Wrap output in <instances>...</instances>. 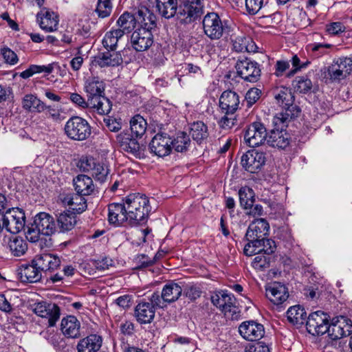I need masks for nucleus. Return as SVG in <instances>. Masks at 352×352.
Wrapping results in <instances>:
<instances>
[{"mask_svg":"<svg viewBox=\"0 0 352 352\" xmlns=\"http://www.w3.org/2000/svg\"><path fill=\"white\" fill-rule=\"evenodd\" d=\"M128 214V224L136 226L146 222L151 211L148 197L140 193L129 195L123 200Z\"/></svg>","mask_w":352,"mask_h":352,"instance_id":"1","label":"nucleus"},{"mask_svg":"<svg viewBox=\"0 0 352 352\" xmlns=\"http://www.w3.org/2000/svg\"><path fill=\"white\" fill-rule=\"evenodd\" d=\"M273 95L283 107V111L274 116L276 124L290 122L299 116L300 109L298 105L294 104V96L290 89L285 87H276L273 90Z\"/></svg>","mask_w":352,"mask_h":352,"instance_id":"2","label":"nucleus"},{"mask_svg":"<svg viewBox=\"0 0 352 352\" xmlns=\"http://www.w3.org/2000/svg\"><path fill=\"white\" fill-rule=\"evenodd\" d=\"M210 300L213 305L223 313L226 318L239 320L240 310L236 305V299L232 294L225 291H219L212 294Z\"/></svg>","mask_w":352,"mask_h":352,"instance_id":"3","label":"nucleus"},{"mask_svg":"<svg viewBox=\"0 0 352 352\" xmlns=\"http://www.w3.org/2000/svg\"><path fill=\"white\" fill-rule=\"evenodd\" d=\"M64 131L67 137L74 141H84L91 134L89 123L80 116L70 118L65 124Z\"/></svg>","mask_w":352,"mask_h":352,"instance_id":"4","label":"nucleus"},{"mask_svg":"<svg viewBox=\"0 0 352 352\" xmlns=\"http://www.w3.org/2000/svg\"><path fill=\"white\" fill-rule=\"evenodd\" d=\"M205 34L210 39H219L224 33H228L229 27L223 22L216 12L207 13L202 21Z\"/></svg>","mask_w":352,"mask_h":352,"instance_id":"5","label":"nucleus"},{"mask_svg":"<svg viewBox=\"0 0 352 352\" xmlns=\"http://www.w3.org/2000/svg\"><path fill=\"white\" fill-rule=\"evenodd\" d=\"M204 13L203 0H179L178 18L186 23L199 19Z\"/></svg>","mask_w":352,"mask_h":352,"instance_id":"6","label":"nucleus"},{"mask_svg":"<svg viewBox=\"0 0 352 352\" xmlns=\"http://www.w3.org/2000/svg\"><path fill=\"white\" fill-rule=\"evenodd\" d=\"M352 72V59L349 57L334 58L327 67L329 79L332 82H340L346 78Z\"/></svg>","mask_w":352,"mask_h":352,"instance_id":"7","label":"nucleus"},{"mask_svg":"<svg viewBox=\"0 0 352 352\" xmlns=\"http://www.w3.org/2000/svg\"><path fill=\"white\" fill-rule=\"evenodd\" d=\"M235 68L238 76L245 81L256 82L260 78L261 70L259 65L250 58L239 59Z\"/></svg>","mask_w":352,"mask_h":352,"instance_id":"8","label":"nucleus"},{"mask_svg":"<svg viewBox=\"0 0 352 352\" xmlns=\"http://www.w3.org/2000/svg\"><path fill=\"white\" fill-rule=\"evenodd\" d=\"M270 226L264 219H258L252 221L248 226L245 234V239L250 245H260L262 239L268 235Z\"/></svg>","mask_w":352,"mask_h":352,"instance_id":"9","label":"nucleus"},{"mask_svg":"<svg viewBox=\"0 0 352 352\" xmlns=\"http://www.w3.org/2000/svg\"><path fill=\"white\" fill-rule=\"evenodd\" d=\"M2 216L8 232L16 234L24 228L25 216L23 210L19 208H8Z\"/></svg>","mask_w":352,"mask_h":352,"instance_id":"10","label":"nucleus"},{"mask_svg":"<svg viewBox=\"0 0 352 352\" xmlns=\"http://www.w3.org/2000/svg\"><path fill=\"white\" fill-rule=\"evenodd\" d=\"M329 316L322 311L309 314L306 327L307 331L313 336L323 335L328 331Z\"/></svg>","mask_w":352,"mask_h":352,"instance_id":"11","label":"nucleus"},{"mask_svg":"<svg viewBox=\"0 0 352 352\" xmlns=\"http://www.w3.org/2000/svg\"><path fill=\"white\" fill-rule=\"evenodd\" d=\"M267 129L261 122H254L250 124L245 131L244 139L250 147L261 145L267 139Z\"/></svg>","mask_w":352,"mask_h":352,"instance_id":"12","label":"nucleus"},{"mask_svg":"<svg viewBox=\"0 0 352 352\" xmlns=\"http://www.w3.org/2000/svg\"><path fill=\"white\" fill-rule=\"evenodd\" d=\"M289 122H284L281 124H276L274 118L273 123L275 129H272L267 139L269 146L280 149H285L290 142L289 135L285 131Z\"/></svg>","mask_w":352,"mask_h":352,"instance_id":"13","label":"nucleus"},{"mask_svg":"<svg viewBox=\"0 0 352 352\" xmlns=\"http://www.w3.org/2000/svg\"><path fill=\"white\" fill-rule=\"evenodd\" d=\"M32 311L35 314L48 319L50 327H54L60 318V309L54 303L41 301L32 305Z\"/></svg>","mask_w":352,"mask_h":352,"instance_id":"14","label":"nucleus"},{"mask_svg":"<svg viewBox=\"0 0 352 352\" xmlns=\"http://www.w3.org/2000/svg\"><path fill=\"white\" fill-rule=\"evenodd\" d=\"M151 153L158 157L168 155L171 151L170 137L166 133H157L151 140L149 144Z\"/></svg>","mask_w":352,"mask_h":352,"instance_id":"15","label":"nucleus"},{"mask_svg":"<svg viewBox=\"0 0 352 352\" xmlns=\"http://www.w3.org/2000/svg\"><path fill=\"white\" fill-rule=\"evenodd\" d=\"M265 157L262 152L249 151L241 157V164L248 172L254 173L258 172L265 164Z\"/></svg>","mask_w":352,"mask_h":352,"instance_id":"16","label":"nucleus"},{"mask_svg":"<svg viewBox=\"0 0 352 352\" xmlns=\"http://www.w3.org/2000/svg\"><path fill=\"white\" fill-rule=\"evenodd\" d=\"M239 331L244 339L251 342L261 339L265 334L263 325L254 320L242 322L239 327Z\"/></svg>","mask_w":352,"mask_h":352,"instance_id":"17","label":"nucleus"},{"mask_svg":"<svg viewBox=\"0 0 352 352\" xmlns=\"http://www.w3.org/2000/svg\"><path fill=\"white\" fill-rule=\"evenodd\" d=\"M352 332V324L351 320L341 316L336 320L333 319L331 324H328V335L330 339L341 338L349 335Z\"/></svg>","mask_w":352,"mask_h":352,"instance_id":"18","label":"nucleus"},{"mask_svg":"<svg viewBox=\"0 0 352 352\" xmlns=\"http://www.w3.org/2000/svg\"><path fill=\"white\" fill-rule=\"evenodd\" d=\"M131 42L133 47L136 51H145L153 43L152 32L138 28L131 34Z\"/></svg>","mask_w":352,"mask_h":352,"instance_id":"19","label":"nucleus"},{"mask_svg":"<svg viewBox=\"0 0 352 352\" xmlns=\"http://www.w3.org/2000/svg\"><path fill=\"white\" fill-rule=\"evenodd\" d=\"M266 297L274 305H280L289 296L287 288L283 284L274 282L266 287Z\"/></svg>","mask_w":352,"mask_h":352,"instance_id":"20","label":"nucleus"},{"mask_svg":"<svg viewBox=\"0 0 352 352\" xmlns=\"http://www.w3.org/2000/svg\"><path fill=\"white\" fill-rule=\"evenodd\" d=\"M120 148L135 157H140L142 151L139 142L129 133H120L117 136Z\"/></svg>","mask_w":352,"mask_h":352,"instance_id":"21","label":"nucleus"},{"mask_svg":"<svg viewBox=\"0 0 352 352\" xmlns=\"http://www.w3.org/2000/svg\"><path fill=\"white\" fill-rule=\"evenodd\" d=\"M108 221L115 226H121L124 222L128 223V214L124 202L112 203L108 206Z\"/></svg>","mask_w":352,"mask_h":352,"instance_id":"22","label":"nucleus"},{"mask_svg":"<svg viewBox=\"0 0 352 352\" xmlns=\"http://www.w3.org/2000/svg\"><path fill=\"white\" fill-rule=\"evenodd\" d=\"M35 265L41 272H52L60 267L61 261L60 257L53 254H42L35 256Z\"/></svg>","mask_w":352,"mask_h":352,"instance_id":"23","label":"nucleus"},{"mask_svg":"<svg viewBox=\"0 0 352 352\" xmlns=\"http://www.w3.org/2000/svg\"><path fill=\"white\" fill-rule=\"evenodd\" d=\"M18 274L21 280L25 283H37L42 277V272L35 265L34 259L30 264L22 265L18 270Z\"/></svg>","mask_w":352,"mask_h":352,"instance_id":"24","label":"nucleus"},{"mask_svg":"<svg viewBox=\"0 0 352 352\" xmlns=\"http://www.w3.org/2000/svg\"><path fill=\"white\" fill-rule=\"evenodd\" d=\"M239 103V95L232 91H223L219 98V106L226 114H234Z\"/></svg>","mask_w":352,"mask_h":352,"instance_id":"25","label":"nucleus"},{"mask_svg":"<svg viewBox=\"0 0 352 352\" xmlns=\"http://www.w3.org/2000/svg\"><path fill=\"white\" fill-rule=\"evenodd\" d=\"M94 62L100 67H115L122 63V57L120 53L116 52L115 50H108L96 56Z\"/></svg>","mask_w":352,"mask_h":352,"instance_id":"26","label":"nucleus"},{"mask_svg":"<svg viewBox=\"0 0 352 352\" xmlns=\"http://www.w3.org/2000/svg\"><path fill=\"white\" fill-rule=\"evenodd\" d=\"M37 21L40 28L47 32L56 30L58 24L57 15L47 8H43L37 14Z\"/></svg>","mask_w":352,"mask_h":352,"instance_id":"27","label":"nucleus"},{"mask_svg":"<svg viewBox=\"0 0 352 352\" xmlns=\"http://www.w3.org/2000/svg\"><path fill=\"white\" fill-rule=\"evenodd\" d=\"M34 222L43 235H52L56 230L54 219L47 212L37 214L34 217Z\"/></svg>","mask_w":352,"mask_h":352,"instance_id":"28","label":"nucleus"},{"mask_svg":"<svg viewBox=\"0 0 352 352\" xmlns=\"http://www.w3.org/2000/svg\"><path fill=\"white\" fill-rule=\"evenodd\" d=\"M155 314V309L149 302L142 301L139 302L135 309V316L140 324L151 323Z\"/></svg>","mask_w":352,"mask_h":352,"instance_id":"29","label":"nucleus"},{"mask_svg":"<svg viewBox=\"0 0 352 352\" xmlns=\"http://www.w3.org/2000/svg\"><path fill=\"white\" fill-rule=\"evenodd\" d=\"M276 249V245L274 241L264 238L261 241L260 245H250V243H247L244 247L243 252L248 256L261 252L270 255L274 253Z\"/></svg>","mask_w":352,"mask_h":352,"instance_id":"30","label":"nucleus"},{"mask_svg":"<svg viewBox=\"0 0 352 352\" xmlns=\"http://www.w3.org/2000/svg\"><path fill=\"white\" fill-rule=\"evenodd\" d=\"M136 21L140 25V29L152 32L156 28V16L148 8H140L135 13Z\"/></svg>","mask_w":352,"mask_h":352,"instance_id":"31","label":"nucleus"},{"mask_svg":"<svg viewBox=\"0 0 352 352\" xmlns=\"http://www.w3.org/2000/svg\"><path fill=\"white\" fill-rule=\"evenodd\" d=\"M61 331L63 333L71 338H76L80 336V323L74 316H67L62 319Z\"/></svg>","mask_w":352,"mask_h":352,"instance_id":"32","label":"nucleus"},{"mask_svg":"<svg viewBox=\"0 0 352 352\" xmlns=\"http://www.w3.org/2000/svg\"><path fill=\"white\" fill-rule=\"evenodd\" d=\"M102 338L96 334H91L81 339L78 344V352H97L102 346Z\"/></svg>","mask_w":352,"mask_h":352,"instance_id":"33","label":"nucleus"},{"mask_svg":"<svg viewBox=\"0 0 352 352\" xmlns=\"http://www.w3.org/2000/svg\"><path fill=\"white\" fill-rule=\"evenodd\" d=\"M104 84L98 77H91L87 79L85 83V91L87 94L88 102L92 98L102 96L104 92Z\"/></svg>","mask_w":352,"mask_h":352,"instance_id":"34","label":"nucleus"},{"mask_svg":"<svg viewBox=\"0 0 352 352\" xmlns=\"http://www.w3.org/2000/svg\"><path fill=\"white\" fill-rule=\"evenodd\" d=\"M74 186L76 192L82 196L90 195L95 189L92 179L85 175H79L74 178Z\"/></svg>","mask_w":352,"mask_h":352,"instance_id":"35","label":"nucleus"},{"mask_svg":"<svg viewBox=\"0 0 352 352\" xmlns=\"http://www.w3.org/2000/svg\"><path fill=\"white\" fill-rule=\"evenodd\" d=\"M157 8L160 14L166 18L170 19L175 15L178 16V0H156Z\"/></svg>","mask_w":352,"mask_h":352,"instance_id":"36","label":"nucleus"},{"mask_svg":"<svg viewBox=\"0 0 352 352\" xmlns=\"http://www.w3.org/2000/svg\"><path fill=\"white\" fill-rule=\"evenodd\" d=\"M89 108L94 109L99 114L107 115L110 113L112 108L111 100L103 95L89 99Z\"/></svg>","mask_w":352,"mask_h":352,"instance_id":"37","label":"nucleus"},{"mask_svg":"<svg viewBox=\"0 0 352 352\" xmlns=\"http://www.w3.org/2000/svg\"><path fill=\"white\" fill-rule=\"evenodd\" d=\"M22 107L30 112L41 113L43 112L45 102L40 100L36 95L30 94H26L21 101Z\"/></svg>","mask_w":352,"mask_h":352,"instance_id":"38","label":"nucleus"},{"mask_svg":"<svg viewBox=\"0 0 352 352\" xmlns=\"http://www.w3.org/2000/svg\"><path fill=\"white\" fill-rule=\"evenodd\" d=\"M76 223V214L69 210L64 211L57 216V224L60 232H65L72 230Z\"/></svg>","mask_w":352,"mask_h":352,"instance_id":"39","label":"nucleus"},{"mask_svg":"<svg viewBox=\"0 0 352 352\" xmlns=\"http://www.w3.org/2000/svg\"><path fill=\"white\" fill-rule=\"evenodd\" d=\"M287 317L289 322L298 327L307 322V313L300 305L291 307L287 311Z\"/></svg>","mask_w":352,"mask_h":352,"instance_id":"40","label":"nucleus"},{"mask_svg":"<svg viewBox=\"0 0 352 352\" xmlns=\"http://www.w3.org/2000/svg\"><path fill=\"white\" fill-rule=\"evenodd\" d=\"M183 292L182 287L174 282H171L164 286L162 289V299L168 303L173 302L178 300Z\"/></svg>","mask_w":352,"mask_h":352,"instance_id":"41","label":"nucleus"},{"mask_svg":"<svg viewBox=\"0 0 352 352\" xmlns=\"http://www.w3.org/2000/svg\"><path fill=\"white\" fill-rule=\"evenodd\" d=\"M170 141L172 148L180 153L186 151L190 144L189 135L183 131H179L173 138H170Z\"/></svg>","mask_w":352,"mask_h":352,"instance_id":"42","label":"nucleus"},{"mask_svg":"<svg viewBox=\"0 0 352 352\" xmlns=\"http://www.w3.org/2000/svg\"><path fill=\"white\" fill-rule=\"evenodd\" d=\"M135 14L133 15L129 12L122 14L117 21V28L119 31L123 32V35L129 33L135 27L136 24Z\"/></svg>","mask_w":352,"mask_h":352,"instance_id":"43","label":"nucleus"},{"mask_svg":"<svg viewBox=\"0 0 352 352\" xmlns=\"http://www.w3.org/2000/svg\"><path fill=\"white\" fill-rule=\"evenodd\" d=\"M8 248L13 256H21L28 250V244L22 237L13 236L9 240Z\"/></svg>","mask_w":352,"mask_h":352,"instance_id":"44","label":"nucleus"},{"mask_svg":"<svg viewBox=\"0 0 352 352\" xmlns=\"http://www.w3.org/2000/svg\"><path fill=\"white\" fill-rule=\"evenodd\" d=\"M190 134L192 139L200 144L208 137V126L201 121L195 122L190 126Z\"/></svg>","mask_w":352,"mask_h":352,"instance_id":"45","label":"nucleus"},{"mask_svg":"<svg viewBox=\"0 0 352 352\" xmlns=\"http://www.w3.org/2000/svg\"><path fill=\"white\" fill-rule=\"evenodd\" d=\"M239 197L241 206L247 210L255 201V193L254 190L248 186H243L239 190Z\"/></svg>","mask_w":352,"mask_h":352,"instance_id":"46","label":"nucleus"},{"mask_svg":"<svg viewBox=\"0 0 352 352\" xmlns=\"http://www.w3.org/2000/svg\"><path fill=\"white\" fill-rule=\"evenodd\" d=\"M123 32L113 29L107 32L103 39L102 44L106 49L116 50L118 42L123 37Z\"/></svg>","mask_w":352,"mask_h":352,"instance_id":"47","label":"nucleus"},{"mask_svg":"<svg viewBox=\"0 0 352 352\" xmlns=\"http://www.w3.org/2000/svg\"><path fill=\"white\" fill-rule=\"evenodd\" d=\"M130 124L132 134L137 138L142 137L145 133L147 122L140 115L133 116L131 120Z\"/></svg>","mask_w":352,"mask_h":352,"instance_id":"48","label":"nucleus"},{"mask_svg":"<svg viewBox=\"0 0 352 352\" xmlns=\"http://www.w3.org/2000/svg\"><path fill=\"white\" fill-rule=\"evenodd\" d=\"M327 347L331 352H347L349 348L347 340L343 338L330 339Z\"/></svg>","mask_w":352,"mask_h":352,"instance_id":"49","label":"nucleus"},{"mask_svg":"<svg viewBox=\"0 0 352 352\" xmlns=\"http://www.w3.org/2000/svg\"><path fill=\"white\" fill-rule=\"evenodd\" d=\"M87 207V200L84 196L76 193L73 198L72 203L69 206V209L72 210L74 214H80L84 212Z\"/></svg>","mask_w":352,"mask_h":352,"instance_id":"50","label":"nucleus"},{"mask_svg":"<svg viewBox=\"0 0 352 352\" xmlns=\"http://www.w3.org/2000/svg\"><path fill=\"white\" fill-rule=\"evenodd\" d=\"M295 89L300 93H307L311 90L312 83L311 80L305 77H296L293 81Z\"/></svg>","mask_w":352,"mask_h":352,"instance_id":"51","label":"nucleus"},{"mask_svg":"<svg viewBox=\"0 0 352 352\" xmlns=\"http://www.w3.org/2000/svg\"><path fill=\"white\" fill-rule=\"evenodd\" d=\"M91 173L95 179L102 183L107 180V176L109 175V168L104 164L97 163Z\"/></svg>","mask_w":352,"mask_h":352,"instance_id":"52","label":"nucleus"},{"mask_svg":"<svg viewBox=\"0 0 352 352\" xmlns=\"http://www.w3.org/2000/svg\"><path fill=\"white\" fill-rule=\"evenodd\" d=\"M111 10L112 4L110 0H98L96 11L100 17L104 18L109 16Z\"/></svg>","mask_w":352,"mask_h":352,"instance_id":"53","label":"nucleus"},{"mask_svg":"<svg viewBox=\"0 0 352 352\" xmlns=\"http://www.w3.org/2000/svg\"><path fill=\"white\" fill-rule=\"evenodd\" d=\"M0 53L6 63L10 65H15L19 59L16 53L8 47L1 48Z\"/></svg>","mask_w":352,"mask_h":352,"instance_id":"54","label":"nucleus"},{"mask_svg":"<svg viewBox=\"0 0 352 352\" xmlns=\"http://www.w3.org/2000/svg\"><path fill=\"white\" fill-rule=\"evenodd\" d=\"M41 234H42V232L40 231V229L37 228L36 225H35L34 222L30 226L28 227L25 232L26 239L32 243L38 241Z\"/></svg>","mask_w":352,"mask_h":352,"instance_id":"55","label":"nucleus"},{"mask_svg":"<svg viewBox=\"0 0 352 352\" xmlns=\"http://www.w3.org/2000/svg\"><path fill=\"white\" fill-rule=\"evenodd\" d=\"M263 5V0H245V8L250 15L257 14Z\"/></svg>","mask_w":352,"mask_h":352,"instance_id":"56","label":"nucleus"},{"mask_svg":"<svg viewBox=\"0 0 352 352\" xmlns=\"http://www.w3.org/2000/svg\"><path fill=\"white\" fill-rule=\"evenodd\" d=\"M184 294L191 300H195L200 297L201 291L199 287L188 285L183 289Z\"/></svg>","mask_w":352,"mask_h":352,"instance_id":"57","label":"nucleus"},{"mask_svg":"<svg viewBox=\"0 0 352 352\" xmlns=\"http://www.w3.org/2000/svg\"><path fill=\"white\" fill-rule=\"evenodd\" d=\"M236 122V118L234 114H226L221 118L219 121L220 127L225 130H229L232 129Z\"/></svg>","mask_w":352,"mask_h":352,"instance_id":"58","label":"nucleus"},{"mask_svg":"<svg viewBox=\"0 0 352 352\" xmlns=\"http://www.w3.org/2000/svg\"><path fill=\"white\" fill-rule=\"evenodd\" d=\"M96 164V160L92 157H85L80 160V168L85 172L91 173Z\"/></svg>","mask_w":352,"mask_h":352,"instance_id":"59","label":"nucleus"},{"mask_svg":"<svg viewBox=\"0 0 352 352\" xmlns=\"http://www.w3.org/2000/svg\"><path fill=\"white\" fill-rule=\"evenodd\" d=\"M105 127L110 131L118 132L122 128V124L117 119L108 117L103 120Z\"/></svg>","mask_w":352,"mask_h":352,"instance_id":"60","label":"nucleus"},{"mask_svg":"<svg viewBox=\"0 0 352 352\" xmlns=\"http://www.w3.org/2000/svg\"><path fill=\"white\" fill-rule=\"evenodd\" d=\"M261 91L256 88L250 89L245 95V100L248 107L252 106L260 98Z\"/></svg>","mask_w":352,"mask_h":352,"instance_id":"61","label":"nucleus"},{"mask_svg":"<svg viewBox=\"0 0 352 352\" xmlns=\"http://www.w3.org/2000/svg\"><path fill=\"white\" fill-rule=\"evenodd\" d=\"M46 111L45 115L48 118H51L54 120H58L60 117V111L58 107L55 105H47L45 103V107H43V112Z\"/></svg>","mask_w":352,"mask_h":352,"instance_id":"62","label":"nucleus"},{"mask_svg":"<svg viewBox=\"0 0 352 352\" xmlns=\"http://www.w3.org/2000/svg\"><path fill=\"white\" fill-rule=\"evenodd\" d=\"M150 303L155 307L163 308L166 306V301L162 299V292L161 294L159 292H154L149 298Z\"/></svg>","mask_w":352,"mask_h":352,"instance_id":"63","label":"nucleus"},{"mask_svg":"<svg viewBox=\"0 0 352 352\" xmlns=\"http://www.w3.org/2000/svg\"><path fill=\"white\" fill-rule=\"evenodd\" d=\"M245 352H270V349L265 343L258 342L250 346Z\"/></svg>","mask_w":352,"mask_h":352,"instance_id":"64","label":"nucleus"}]
</instances>
